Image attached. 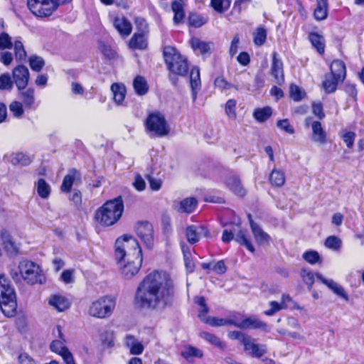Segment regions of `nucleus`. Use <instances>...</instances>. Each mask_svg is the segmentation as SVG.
Returning a JSON list of instances; mask_svg holds the SVG:
<instances>
[{"instance_id": "5fc2aeb1", "label": "nucleus", "mask_w": 364, "mask_h": 364, "mask_svg": "<svg viewBox=\"0 0 364 364\" xmlns=\"http://www.w3.org/2000/svg\"><path fill=\"white\" fill-rule=\"evenodd\" d=\"M316 274L308 269H302L301 271V277L304 282L308 286L309 290H311L312 286L314 283V277Z\"/></svg>"}, {"instance_id": "e433bc0d", "label": "nucleus", "mask_w": 364, "mask_h": 364, "mask_svg": "<svg viewBox=\"0 0 364 364\" xmlns=\"http://www.w3.org/2000/svg\"><path fill=\"white\" fill-rule=\"evenodd\" d=\"M36 188L38 196L43 199L49 197L51 191L50 185L43 179L40 178L36 183Z\"/></svg>"}, {"instance_id": "de8ad7c7", "label": "nucleus", "mask_w": 364, "mask_h": 364, "mask_svg": "<svg viewBox=\"0 0 364 364\" xmlns=\"http://www.w3.org/2000/svg\"><path fill=\"white\" fill-rule=\"evenodd\" d=\"M272 109L269 107H265L261 109H257L254 112V117L256 120L260 122L266 121L272 115Z\"/></svg>"}, {"instance_id": "b1692460", "label": "nucleus", "mask_w": 364, "mask_h": 364, "mask_svg": "<svg viewBox=\"0 0 364 364\" xmlns=\"http://www.w3.org/2000/svg\"><path fill=\"white\" fill-rule=\"evenodd\" d=\"M147 46L146 33H134L129 42V47L132 50H145Z\"/></svg>"}, {"instance_id": "aec40b11", "label": "nucleus", "mask_w": 364, "mask_h": 364, "mask_svg": "<svg viewBox=\"0 0 364 364\" xmlns=\"http://www.w3.org/2000/svg\"><path fill=\"white\" fill-rule=\"evenodd\" d=\"M271 73L275 78L277 84L282 85L284 82L283 63L277 58V53L275 52L272 53Z\"/></svg>"}, {"instance_id": "a19ab883", "label": "nucleus", "mask_w": 364, "mask_h": 364, "mask_svg": "<svg viewBox=\"0 0 364 364\" xmlns=\"http://www.w3.org/2000/svg\"><path fill=\"white\" fill-rule=\"evenodd\" d=\"M135 92L139 95H144L148 91V85L146 80L141 76H136L133 82Z\"/></svg>"}, {"instance_id": "58836bf2", "label": "nucleus", "mask_w": 364, "mask_h": 364, "mask_svg": "<svg viewBox=\"0 0 364 364\" xmlns=\"http://www.w3.org/2000/svg\"><path fill=\"white\" fill-rule=\"evenodd\" d=\"M171 9L174 13L173 22L176 24L181 23L184 18V11L180 1H174L171 4Z\"/></svg>"}, {"instance_id": "f03ea898", "label": "nucleus", "mask_w": 364, "mask_h": 364, "mask_svg": "<svg viewBox=\"0 0 364 364\" xmlns=\"http://www.w3.org/2000/svg\"><path fill=\"white\" fill-rule=\"evenodd\" d=\"M124 203L121 196L105 203L95 213L96 221L103 226L114 225L122 217Z\"/></svg>"}, {"instance_id": "a18cd8bd", "label": "nucleus", "mask_w": 364, "mask_h": 364, "mask_svg": "<svg viewBox=\"0 0 364 364\" xmlns=\"http://www.w3.org/2000/svg\"><path fill=\"white\" fill-rule=\"evenodd\" d=\"M181 355L186 359L193 357L200 358L203 356V353L201 350L191 346H186L184 350L181 352Z\"/></svg>"}, {"instance_id": "774afa93", "label": "nucleus", "mask_w": 364, "mask_h": 364, "mask_svg": "<svg viewBox=\"0 0 364 364\" xmlns=\"http://www.w3.org/2000/svg\"><path fill=\"white\" fill-rule=\"evenodd\" d=\"M12 47L11 37L6 33H0V48L7 49Z\"/></svg>"}, {"instance_id": "bb28decb", "label": "nucleus", "mask_w": 364, "mask_h": 364, "mask_svg": "<svg viewBox=\"0 0 364 364\" xmlns=\"http://www.w3.org/2000/svg\"><path fill=\"white\" fill-rule=\"evenodd\" d=\"M330 70L331 75H332V77H335L337 79H340L341 80V81L344 80L346 75V70L345 63L342 60H333L331 63Z\"/></svg>"}, {"instance_id": "393cba45", "label": "nucleus", "mask_w": 364, "mask_h": 364, "mask_svg": "<svg viewBox=\"0 0 364 364\" xmlns=\"http://www.w3.org/2000/svg\"><path fill=\"white\" fill-rule=\"evenodd\" d=\"M190 83L191 87L192 98L195 102L197 97L198 90L200 87V70L197 67L193 68L190 74Z\"/></svg>"}, {"instance_id": "e2e57ef3", "label": "nucleus", "mask_w": 364, "mask_h": 364, "mask_svg": "<svg viewBox=\"0 0 364 364\" xmlns=\"http://www.w3.org/2000/svg\"><path fill=\"white\" fill-rule=\"evenodd\" d=\"M214 85L215 87L223 90H228L231 87H234L237 90L240 89V87L231 85L223 77H217L214 81Z\"/></svg>"}, {"instance_id": "ddd939ff", "label": "nucleus", "mask_w": 364, "mask_h": 364, "mask_svg": "<svg viewBox=\"0 0 364 364\" xmlns=\"http://www.w3.org/2000/svg\"><path fill=\"white\" fill-rule=\"evenodd\" d=\"M12 79L18 90L26 88L30 79V73L27 67L20 65L12 70Z\"/></svg>"}, {"instance_id": "cd10ccee", "label": "nucleus", "mask_w": 364, "mask_h": 364, "mask_svg": "<svg viewBox=\"0 0 364 364\" xmlns=\"http://www.w3.org/2000/svg\"><path fill=\"white\" fill-rule=\"evenodd\" d=\"M48 304L59 312L68 309L70 305L66 298L60 295L51 296L48 299Z\"/></svg>"}, {"instance_id": "f8f14e48", "label": "nucleus", "mask_w": 364, "mask_h": 364, "mask_svg": "<svg viewBox=\"0 0 364 364\" xmlns=\"http://www.w3.org/2000/svg\"><path fill=\"white\" fill-rule=\"evenodd\" d=\"M305 125L311 127V140L320 145L325 144L327 141V134L323 129L321 123L318 121H313L311 117L305 119Z\"/></svg>"}, {"instance_id": "9d476101", "label": "nucleus", "mask_w": 364, "mask_h": 364, "mask_svg": "<svg viewBox=\"0 0 364 364\" xmlns=\"http://www.w3.org/2000/svg\"><path fill=\"white\" fill-rule=\"evenodd\" d=\"M20 272L25 281L30 284L41 283L39 267L31 261L21 262L19 265Z\"/></svg>"}, {"instance_id": "7c9ffc66", "label": "nucleus", "mask_w": 364, "mask_h": 364, "mask_svg": "<svg viewBox=\"0 0 364 364\" xmlns=\"http://www.w3.org/2000/svg\"><path fill=\"white\" fill-rule=\"evenodd\" d=\"M316 20L322 21L328 16V1L327 0H316V7L314 12Z\"/></svg>"}, {"instance_id": "423d86ee", "label": "nucleus", "mask_w": 364, "mask_h": 364, "mask_svg": "<svg viewBox=\"0 0 364 364\" xmlns=\"http://www.w3.org/2000/svg\"><path fill=\"white\" fill-rule=\"evenodd\" d=\"M71 0H28L30 11L38 17L50 16L60 4Z\"/></svg>"}, {"instance_id": "c85d7f7f", "label": "nucleus", "mask_w": 364, "mask_h": 364, "mask_svg": "<svg viewBox=\"0 0 364 364\" xmlns=\"http://www.w3.org/2000/svg\"><path fill=\"white\" fill-rule=\"evenodd\" d=\"M227 186L237 196L243 197L246 194L245 189L242 187L240 179L235 176H230L225 181Z\"/></svg>"}, {"instance_id": "37998d69", "label": "nucleus", "mask_w": 364, "mask_h": 364, "mask_svg": "<svg viewBox=\"0 0 364 364\" xmlns=\"http://www.w3.org/2000/svg\"><path fill=\"white\" fill-rule=\"evenodd\" d=\"M235 240L238 243L245 245L246 248L251 252H255V248L250 241L246 237L243 230H240L235 233Z\"/></svg>"}, {"instance_id": "72a5a7b5", "label": "nucleus", "mask_w": 364, "mask_h": 364, "mask_svg": "<svg viewBox=\"0 0 364 364\" xmlns=\"http://www.w3.org/2000/svg\"><path fill=\"white\" fill-rule=\"evenodd\" d=\"M111 90L113 92V99L114 102L120 105L125 98L126 89L124 85L119 83H114L111 86Z\"/></svg>"}, {"instance_id": "ea45409f", "label": "nucleus", "mask_w": 364, "mask_h": 364, "mask_svg": "<svg viewBox=\"0 0 364 364\" xmlns=\"http://www.w3.org/2000/svg\"><path fill=\"white\" fill-rule=\"evenodd\" d=\"M269 181L272 186L280 187L284 184L285 176L283 171L273 169L269 176Z\"/></svg>"}, {"instance_id": "dca6fc26", "label": "nucleus", "mask_w": 364, "mask_h": 364, "mask_svg": "<svg viewBox=\"0 0 364 364\" xmlns=\"http://www.w3.org/2000/svg\"><path fill=\"white\" fill-rule=\"evenodd\" d=\"M190 44L196 54H200L204 57L209 56L214 48L213 42L203 41L196 37H193L190 40Z\"/></svg>"}, {"instance_id": "a878e982", "label": "nucleus", "mask_w": 364, "mask_h": 364, "mask_svg": "<svg viewBox=\"0 0 364 364\" xmlns=\"http://www.w3.org/2000/svg\"><path fill=\"white\" fill-rule=\"evenodd\" d=\"M240 326L242 329L260 328L264 331H266L267 328V325L256 316H250L243 318Z\"/></svg>"}, {"instance_id": "3c124183", "label": "nucleus", "mask_w": 364, "mask_h": 364, "mask_svg": "<svg viewBox=\"0 0 364 364\" xmlns=\"http://www.w3.org/2000/svg\"><path fill=\"white\" fill-rule=\"evenodd\" d=\"M29 65L33 70L40 72L45 65V61L40 56L31 55L29 58Z\"/></svg>"}, {"instance_id": "680f3d73", "label": "nucleus", "mask_w": 364, "mask_h": 364, "mask_svg": "<svg viewBox=\"0 0 364 364\" xmlns=\"http://www.w3.org/2000/svg\"><path fill=\"white\" fill-rule=\"evenodd\" d=\"M15 57L16 60H22L26 57V52L23 43L20 41H16L14 43Z\"/></svg>"}, {"instance_id": "c9c22d12", "label": "nucleus", "mask_w": 364, "mask_h": 364, "mask_svg": "<svg viewBox=\"0 0 364 364\" xmlns=\"http://www.w3.org/2000/svg\"><path fill=\"white\" fill-rule=\"evenodd\" d=\"M9 161L13 165H15V166H16V165L28 166L31 164L32 160H31V157L28 156V155H26L22 152H19V153L12 154L10 156Z\"/></svg>"}, {"instance_id": "6ab92c4d", "label": "nucleus", "mask_w": 364, "mask_h": 364, "mask_svg": "<svg viewBox=\"0 0 364 364\" xmlns=\"http://www.w3.org/2000/svg\"><path fill=\"white\" fill-rule=\"evenodd\" d=\"M248 218L250 228L257 243L260 245L268 244L270 240V236L252 220L251 215L249 214Z\"/></svg>"}, {"instance_id": "0e129e2a", "label": "nucleus", "mask_w": 364, "mask_h": 364, "mask_svg": "<svg viewBox=\"0 0 364 364\" xmlns=\"http://www.w3.org/2000/svg\"><path fill=\"white\" fill-rule=\"evenodd\" d=\"M269 305L271 308L264 312L265 315L269 316L274 315L276 312L287 308V305L274 301H270Z\"/></svg>"}, {"instance_id": "f257e3e1", "label": "nucleus", "mask_w": 364, "mask_h": 364, "mask_svg": "<svg viewBox=\"0 0 364 364\" xmlns=\"http://www.w3.org/2000/svg\"><path fill=\"white\" fill-rule=\"evenodd\" d=\"M174 293L170 276L166 272L154 271L139 284L135 301L142 308L164 310L172 304Z\"/></svg>"}, {"instance_id": "c03bdc74", "label": "nucleus", "mask_w": 364, "mask_h": 364, "mask_svg": "<svg viewBox=\"0 0 364 364\" xmlns=\"http://www.w3.org/2000/svg\"><path fill=\"white\" fill-rule=\"evenodd\" d=\"M14 81L9 73L0 75V90L11 91L14 87Z\"/></svg>"}, {"instance_id": "2f4dec72", "label": "nucleus", "mask_w": 364, "mask_h": 364, "mask_svg": "<svg viewBox=\"0 0 364 364\" xmlns=\"http://www.w3.org/2000/svg\"><path fill=\"white\" fill-rule=\"evenodd\" d=\"M80 176L79 172L73 168L69 171V173L64 177L60 189L63 192H69L73 186L75 179Z\"/></svg>"}, {"instance_id": "a211bd4d", "label": "nucleus", "mask_w": 364, "mask_h": 364, "mask_svg": "<svg viewBox=\"0 0 364 364\" xmlns=\"http://www.w3.org/2000/svg\"><path fill=\"white\" fill-rule=\"evenodd\" d=\"M52 351L60 354L65 364H75L74 358L62 341H53L50 344Z\"/></svg>"}, {"instance_id": "09e8293b", "label": "nucleus", "mask_w": 364, "mask_h": 364, "mask_svg": "<svg viewBox=\"0 0 364 364\" xmlns=\"http://www.w3.org/2000/svg\"><path fill=\"white\" fill-rule=\"evenodd\" d=\"M210 5L218 13H224L230 6V0H211Z\"/></svg>"}, {"instance_id": "412c9836", "label": "nucleus", "mask_w": 364, "mask_h": 364, "mask_svg": "<svg viewBox=\"0 0 364 364\" xmlns=\"http://www.w3.org/2000/svg\"><path fill=\"white\" fill-rule=\"evenodd\" d=\"M113 26L122 37L130 35L132 26L130 21L124 16H117L113 20Z\"/></svg>"}, {"instance_id": "1a4fd4ad", "label": "nucleus", "mask_w": 364, "mask_h": 364, "mask_svg": "<svg viewBox=\"0 0 364 364\" xmlns=\"http://www.w3.org/2000/svg\"><path fill=\"white\" fill-rule=\"evenodd\" d=\"M142 259L138 257L136 259L125 258L120 261L117 260L122 277L129 279L136 275L141 267Z\"/></svg>"}, {"instance_id": "603ef678", "label": "nucleus", "mask_w": 364, "mask_h": 364, "mask_svg": "<svg viewBox=\"0 0 364 364\" xmlns=\"http://www.w3.org/2000/svg\"><path fill=\"white\" fill-rule=\"evenodd\" d=\"M302 257L308 263L315 264L316 263H321V259L318 252L315 250H309L305 252Z\"/></svg>"}, {"instance_id": "4d7b16f0", "label": "nucleus", "mask_w": 364, "mask_h": 364, "mask_svg": "<svg viewBox=\"0 0 364 364\" xmlns=\"http://www.w3.org/2000/svg\"><path fill=\"white\" fill-rule=\"evenodd\" d=\"M114 332L112 331H105L100 335V340L102 345L110 348L114 346Z\"/></svg>"}, {"instance_id": "9b49d317", "label": "nucleus", "mask_w": 364, "mask_h": 364, "mask_svg": "<svg viewBox=\"0 0 364 364\" xmlns=\"http://www.w3.org/2000/svg\"><path fill=\"white\" fill-rule=\"evenodd\" d=\"M137 236L149 249L154 246V230L153 226L148 222H140L136 227Z\"/></svg>"}, {"instance_id": "0eeeda50", "label": "nucleus", "mask_w": 364, "mask_h": 364, "mask_svg": "<svg viewBox=\"0 0 364 364\" xmlns=\"http://www.w3.org/2000/svg\"><path fill=\"white\" fill-rule=\"evenodd\" d=\"M145 127L148 133L159 137L166 136L170 132L164 116L159 112H152L148 115Z\"/></svg>"}, {"instance_id": "6e6552de", "label": "nucleus", "mask_w": 364, "mask_h": 364, "mask_svg": "<svg viewBox=\"0 0 364 364\" xmlns=\"http://www.w3.org/2000/svg\"><path fill=\"white\" fill-rule=\"evenodd\" d=\"M115 304V299L113 297H102L91 304L89 308V314L99 318L109 317L112 314Z\"/></svg>"}, {"instance_id": "8fccbe9b", "label": "nucleus", "mask_w": 364, "mask_h": 364, "mask_svg": "<svg viewBox=\"0 0 364 364\" xmlns=\"http://www.w3.org/2000/svg\"><path fill=\"white\" fill-rule=\"evenodd\" d=\"M324 245L328 249L338 251L341 247L342 241L338 237L331 235L325 240Z\"/></svg>"}, {"instance_id": "49530a36", "label": "nucleus", "mask_w": 364, "mask_h": 364, "mask_svg": "<svg viewBox=\"0 0 364 364\" xmlns=\"http://www.w3.org/2000/svg\"><path fill=\"white\" fill-rule=\"evenodd\" d=\"M2 240L4 247L9 254L16 255L18 252V247L9 235L2 236Z\"/></svg>"}, {"instance_id": "39448f33", "label": "nucleus", "mask_w": 364, "mask_h": 364, "mask_svg": "<svg viewBox=\"0 0 364 364\" xmlns=\"http://www.w3.org/2000/svg\"><path fill=\"white\" fill-rule=\"evenodd\" d=\"M142 258V252L138 241L132 235H124L115 242L117 260L125 258Z\"/></svg>"}, {"instance_id": "052dcab7", "label": "nucleus", "mask_w": 364, "mask_h": 364, "mask_svg": "<svg viewBox=\"0 0 364 364\" xmlns=\"http://www.w3.org/2000/svg\"><path fill=\"white\" fill-rule=\"evenodd\" d=\"M9 109L14 116L17 118L21 117L24 112L23 104L18 101L12 102L9 105Z\"/></svg>"}, {"instance_id": "6e6d98bb", "label": "nucleus", "mask_w": 364, "mask_h": 364, "mask_svg": "<svg viewBox=\"0 0 364 364\" xmlns=\"http://www.w3.org/2000/svg\"><path fill=\"white\" fill-rule=\"evenodd\" d=\"M253 35L255 45L260 46L264 43L267 38V31L264 28H257Z\"/></svg>"}, {"instance_id": "5701e85b", "label": "nucleus", "mask_w": 364, "mask_h": 364, "mask_svg": "<svg viewBox=\"0 0 364 364\" xmlns=\"http://www.w3.org/2000/svg\"><path fill=\"white\" fill-rule=\"evenodd\" d=\"M124 343L132 355H141L144 351L143 344L132 335H127Z\"/></svg>"}, {"instance_id": "4468645a", "label": "nucleus", "mask_w": 364, "mask_h": 364, "mask_svg": "<svg viewBox=\"0 0 364 364\" xmlns=\"http://www.w3.org/2000/svg\"><path fill=\"white\" fill-rule=\"evenodd\" d=\"M209 231L206 227L203 225H188L185 230V235L190 244H196L201 236L208 237Z\"/></svg>"}, {"instance_id": "13d9d810", "label": "nucleus", "mask_w": 364, "mask_h": 364, "mask_svg": "<svg viewBox=\"0 0 364 364\" xmlns=\"http://www.w3.org/2000/svg\"><path fill=\"white\" fill-rule=\"evenodd\" d=\"M207 19L201 15L197 14H192L188 17V23L191 26L199 28L203 25L205 24Z\"/></svg>"}, {"instance_id": "2eb2a0df", "label": "nucleus", "mask_w": 364, "mask_h": 364, "mask_svg": "<svg viewBox=\"0 0 364 364\" xmlns=\"http://www.w3.org/2000/svg\"><path fill=\"white\" fill-rule=\"evenodd\" d=\"M246 339L243 344L244 350L250 356L259 358L267 353L265 345L256 343L255 339L250 336Z\"/></svg>"}, {"instance_id": "f3484780", "label": "nucleus", "mask_w": 364, "mask_h": 364, "mask_svg": "<svg viewBox=\"0 0 364 364\" xmlns=\"http://www.w3.org/2000/svg\"><path fill=\"white\" fill-rule=\"evenodd\" d=\"M316 277L321 283L325 284L329 289H331L335 294L341 297L346 301H348V296L346 294L345 289L339 285L338 283L334 282L331 279H326L323 277L321 274L316 273Z\"/></svg>"}, {"instance_id": "4c0bfd02", "label": "nucleus", "mask_w": 364, "mask_h": 364, "mask_svg": "<svg viewBox=\"0 0 364 364\" xmlns=\"http://www.w3.org/2000/svg\"><path fill=\"white\" fill-rule=\"evenodd\" d=\"M200 337L203 339L205 340L207 342L210 343L211 345L221 349L224 350L225 348V344L223 343L218 337L216 336L211 334L208 332H201L200 333Z\"/></svg>"}, {"instance_id": "f704fd0d", "label": "nucleus", "mask_w": 364, "mask_h": 364, "mask_svg": "<svg viewBox=\"0 0 364 364\" xmlns=\"http://www.w3.org/2000/svg\"><path fill=\"white\" fill-rule=\"evenodd\" d=\"M309 38L312 46L316 49L317 52L319 54H323L325 51V41L323 37L317 33H311Z\"/></svg>"}, {"instance_id": "473e14b6", "label": "nucleus", "mask_w": 364, "mask_h": 364, "mask_svg": "<svg viewBox=\"0 0 364 364\" xmlns=\"http://www.w3.org/2000/svg\"><path fill=\"white\" fill-rule=\"evenodd\" d=\"M264 85V80L262 75H257L254 78V84L252 85H250L247 82V79L244 78V80L242 82V85H240V89H245L250 92H254L257 90Z\"/></svg>"}, {"instance_id": "20e7f679", "label": "nucleus", "mask_w": 364, "mask_h": 364, "mask_svg": "<svg viewBox=\"0 0 364 364\" xmlns=\"http://www.w3.org/2000/svg\"><path fill=\"white\" fill-rule=\"evenodd\" d=\"M0 308L6 317H13L17 309L16 294L10 279L0 274Z\"/></svg>"}, {"instance_id": "4be33fe9", "label": "nucleus", "mask_w": 364, "mask_h": 364, "mask_svg": "<svg viewBox=\"0 0 364 364\" xmlns=\"http://www.w3.org/2000/svg\"><path fill=\"white\" fill-rule=\"evenodd\" d=\"M18 98L21 100V103L23 104L26 108L35 109L36 107L35 90L33 88L18 90Z\"/></svg>"}, {"instance_id": "bf43d9fd", "label": "nucleus", "mask_w": 364, "mask_h": 364, "mask_svg": "<svg viewBox=\"0 0 364 364\" xmlns=\"http://www.w3.org/2000/svg\"><path fill=\"white\" fill-rule=\"evenodd\" d=\"M236 101L233 99L228 100L225 106V114L228 118L235 119L237 117L236 112Z\"/></svg>"}, {"instance_id": "864d4df0", "label": "nucleus", "mask_w": 364, "mask_h": 364, "mask_svg": "<svg viewBox=\"0 0 364 364\" xmlns=\"http://www.w3.org/2000/svg\"><path fill=\"white\" fill-rule=\"evenodd\" d=\"M194 300L195 302L201 307V309L198 314V317L202 321L205 322L206 318L208 317L206 316V314L208 312V307L205 304V298L203 296H197L194 299Z\"/></svg>"}, {"instance_id": "c756f323", "label": "nucleus", "mask_w": 364, "mask_h": 364, "mask_svg": "<svg viewBox=\"0 0 364 364\" xmlns=\"http://www.w3.org/2000/svg\"><path fill=\"white\" fill-rule=\"evenodd\" d=\"M197 204L198 202L195 198H186L182 200L175 208L179 213H191L195 210Z\"/></svg>"}, {"instance_id": "69168bd1", "label": "nucleus", "mask_w": 364, "mask_h": 364, "mask_svg": "<svg viewBox=\"0 0 364 364\" xmlns=\"http://www.w3.org/2000/svg\"><path fill=\"white\" fill-rule=\"evenodd\" d=\"M277 126L278 128L288 134H292L294 133V129L290 124L289 121L287 119L279 120L277 123Z\"/></svg>"}, {"instance_id": "338daca9", "label": "nucleus", "mask_w": 364, "mask_h": 364, "mask_svg": "<svg viewBox=\"0 0 364 364\" xmlns=\"http://www.w3.org/2000/svg\"><path fill=\"white\" fill-rule=\"evenodd\" d=\"M248 336V335L237 331H232L228 333L229 338L238 340L242 345L244 344Z\"/></svg>"}, {"instance_id": "7ed1b4c3", "label": "nucleus", "mask_w": 364, "mask_h": 364, "mask_svg": "<svg viewBox=\"0 0 364 364\" xmlns=\"http://www.w3.org/2000/svg\"><path fill=\"white\" fill-rule=\"evenodd\" d=\"M163 54L167 68L171 72L169 79L173 85H176L177 78L175 75L185 76L188 73L187 59L176 48L171 46L164 48Z\"/></svg>"}, {"instance_id": "79ce46f5", "label": "nucleus", "mask_w": 364, "mask_h": 364, "mask_svg": "<svg viewBox=\"0 0 364 364\" xmlns=\"http://www.w3.org/2000/svg\"><path fill=\"white\" fill-rule=\"evenodd\" d=\"M339 82H342L341 80L332 77L331 75L326 76L323 82V87L327 93L333 92L336 91Z\"/></svg>"}]
</instances>
